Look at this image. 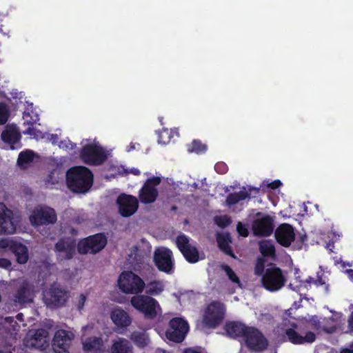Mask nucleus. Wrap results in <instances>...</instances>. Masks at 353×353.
Wrapping results in <instances>:
<instances>
[{"mask_svg":"<svg viewBox=\"0 0 353 353\" xmlns=\"http://www.w3.org/2000/svg\"><path fill=\"white\" fill-rule=\"evenodd\" d=\"M85 301L86 296L84 294H81L78 298V301L77 304V307L79 310H81L83 308Z\"/></svg>","mask_w":353,"mask_h":353,"instance_id":"c03bdc74","label":"nucleus"},{"mask_svg":"<svg viewBox=\"0 0 353 353\" xmlns=\"http://www.w3.org/2000/svg\"><path fill=\"white\" fill-rule=\"evenodd\" d=\"M67 301L66 292L58 286L52 285L46 295V303L52 307H60Z\"/></svg>","mask_w":353,"mask_h":353,"instance_id":"4be33fe9","label":"nucleus"},{"mask_svg":"<svg viewBox=\"0 0 353 353\" xmlns=\"http://www.w3.org/2000/svg\"><path fill=\"white\" fill-rule=\"evenodd\" d=\"M161 182V179L159 176H152L146 179L139 192V199L141 203L150 204L157 200L159 196L157 187Z\"/></svg>","mask_w":353,"mask_h":353,"instance_id":"9b49d317","label":"nucleus"},{"mask_svg":"<svg viewBox=\"0 0 353 353\" xmlns=\"http://www.w3.org/2000/svg\"><path fill=\"white\" fill-rule=\"evenodd\" d=\"M11 265L10 260L4 258H0V268L7 270L10 268Z\"/></svg>","mask_w":353,"mask_h":353,"instance_id":"a18cd8bd","label":"nucleus"},{"mask_svg":"<svg viewBox=\"0 0 353 353\" xmlns=\"http://www.w3.org/2000/svg\"><path fill=\"white\" fill-rule=\"evenodd\" d=\"M145 293L148 296H157L164 290V285L161 281L154 280L145 284Z\"/></svg>","mask_w":353,"mask_h":353,"instance_id":"2f4dec72","label":"nucleus"},{"mask_svg":"<svg viewBox=\"0 0 353 353\" xmlns=\"http://www.w3.org/2000/svg\"><path fill=\"white\" fill-rule=\"evenodd\" d=\"M18 220L14 216L13 211L0 203V234H12L16 232Z\"/></svg>","mask_w":353,"mask_h":353,"instance_id":"dca6fc26","label":"nucleus"},{"mask_svg":"<svg viewBox=\"0 0 353 353\" xmlns=\"http://www.w3.org/2000/svg\"><path fill=\"white\" fill-rule=\"evenodd\" d=\"M206 150V145L202 143V142L199 140H194L192 142L190 147L188 148L189 152H195L197 154L205 152Z\"/></svg>","mask_w":353,"mask_h":353,"instance_id":"f704fd0d","label":"nucleus"},{"mask_svg":"<svg viewBox=\"0 0 353 353\" xmlns=\"http://www.w3.org/2000/svg\"><path fill=\"white\" fill-rule=\"evenodd\" d=\"M183 353H201V352L194 349V348L188 347V348H186L184 350Z\"/></svg>","mask_w":353,"mask_h":353,"instance_id":"3c124183","label":"nucleus"},{"mask_svg":"<svg viewBox=\"0 0 353 353\" xmlns=\"http://www.w3.org/2000/svg\"><path fill=\"white\" fill-rule=\"evenodd\" d=\"M0 353H12L10 351L0 350Z\"/></svg>","mask_w":353,"mask_h":353,"instance_id":"e2e57ef3","label":"nucleus"},{"mask_svg":"<svg viewBox=\"0 0 353 353\" xmlns=\"http://www.w3.org/2000/svg\"><path fill=\"white\" fill-rule=\"evenodd\" d=\"M314 284L316 285H323L325 284V281L321 276H319L317 279L314 280Z\"/></svg>","mask_w":353,"mask_h":353,"instance_id":"603ef678","label":"nucleus"},{"mask_svg":"<svg viewBox=\"0 0 353 353\" xmlns=\"http://www.w3.org/2000/svg\"><path fill=\"white\" fill-rule=\"evenodd\" d=\"M260 188L249 187L248 190H240L237 192L230 193L225 199V203L228 206L231 207L241 201L246 199H250L252 194V197H255L259 193Z\"/></svg>","mask_w":353,"mask_h":353,"instance_id":"5701e85b","label":"nucleus"},{"mask_svg":"<svg viewBox=\"0 0 353 353\" xmlns=\"http://www.w3.org/2000/svg\"><path fill=\"white\" fill-rule=\"evenodd\" d=\"M312 325H313V327L315 328V329H319L321 327V323L320 321L317 319V317H313L312 319Z\"/></svg>","mask_w":353,"mask_h":353,"instance_id":"de8ad7c7","label":"nucleus"},{"mask_svg":"<svg viewBox=\"0 0 353 353\" xmlns=\"http://www.w3.org/2000/svg\"><path fill=\"white\" fill-rule=\"evenodd\" d=\"M274 236L278 243L288 248L295 239L294 228L289 223H282L276 229Z\"/></svg>","mask_w":353,"mask_h":353,"instance_id":"412c9836","label":"nucleus"},{"mask_svg":"<svg viewBox=\"0 0 353 353\" xmlns=\"http://www.w3.org/2000/svg\"><path fill=\"white\" fill-rule=\"evenodd\" d=\"M172 138L171 132L168 129H163L158 133V142L165 145L168 143Z\"/></svg>","mask_w":353,"mask_h":353,"instance_id":"e433bc0d","label":"nucleus"},{"mask_svg":"<svg viewBox=\"0 0 353 353\" xmlns=\"http://www.w3.org/2000/svg\"><path fill=\"white\" fill-rule=\"evenodd\" d=\"M303 283H308V284H310L312 283H314V279L312 276H308V278L306 279L305 281H303Z\"/></svg>","mask_w":353,"mask_h":353,"instance_id":"5fc2aeb1","label":"nucleus"},{"mask_svg":"<svg viewBox=\"0 0 353 353\" xmlns=\"http://www.w3.org/2000/svg\"><path fill=\"white\" fill-rule=\"evenodd\" d=\"M282 185V183L280 180L276 179L273 181L272 182L268 183V187L272 190H276L279 188Z\"/></svg>","mask_w":353,"mask_h":353,"instance_id":"49530a36","label":"nucleus"},{"mask_svg":"<svg viewBox=\"0 0 353 353\" xmlns=\"http://www.w3.org/2000/svg\"><path fill=\"white\" fill-rule=\"evenodd\" d=\"M189 325L186 321L180 318L175 317L169 322V326L165 332V336L169 341L175 343H181L188 332Z\"/></svg>","mask_w":353,"mask_h":353,"instance_id":"1a4fd4ad","label":"nucleus"},{"mask_svg":"<svg viewBox=\"0 0 353 353\" xmlns=\"http://www.w3.org/2000/svg\"><path fill=\"white\" fill-rule=\"evenodd\" d=\"M348 327L350 332H353V311L351 312L348 318Z\"/></svg>","mask_w":353,"mask_h":353,"instance_id":"09e8293b","label":"nucleus"},{"mask_svg":"<svg viewBox=\"0 0 353 353\" xmlns=\"http://www.w3.org/2000/svg\"><path fill=\"white\" fill-rule=\"evenodd\" d=\"M24 134L33 135L34 134V129L32 128H28L25 132Z\"/></svg>","mask_w":353,"mask_h":353,"instance_id":"864d4df0","label":"nucleus"},{"mask_svg":"<svg viewBox=\"0 0 353 353\" xmlns=\"http://www.w3.org/2000/svg\"><path fill=\"white\" fill-rule=\"evenodd\" d=\"M110 318L119 328H126L132 323V319L128 313L120 307L115 308L111 312Z\"/></svg>","mask_w":353,"mask_h":353,"instance_id":"393cba45","label":"nucleus"},{"mask_svg":"<svg viewBox=\"0 0 353 353\" xmlns=\"http://www.w3.org/2000/svg\"><path fill=\"white\" fill-rule=\"evenodd\" d=\"M81 160L85 164L93 166L102 165L108 159V155L103 148L95 144H86L80 151Z\"/></svg>","mask_w":353,"mask_h":353,"instance_id":"39448f33","label":"nucleus"},{"mask_svg":"<svg viewBox=\"0 0 353 353\" xmlns=\"http://www.w3.org/2000/svg\"><path fill=\"white\" fill-rule=\"evenodd\" d=\"M347 273H348L349 276L353 280V270L350 269V270H347Z\"/></svg>","mask_w":353,"mask_h":353,"instance_id":"13d9d810","label":"nucleus"},{"mask_svg":"<svg viewBox=\"0 0 353 353\" xmlns=\"http://www.w3.org/2000/svg\"><path fill=\"white\" fill-rule=\"evenodd\" d=\"M177 248L183 254L185 260L190 263H195L199 260V250L196 246L190 243L189 238L182 234L176 239Z\"/></svg>","mask_w":353,"mask_h":353,"instance_id":"f3484780","label":"nucleus"},{"mask_svg":"<svg viewBox=\"0 0 353 353\" xmlns=\"http://www.w3.org/2000/svg\"><path fill=\"white\" fill-rule=\"evenodd\" d=\"M334 247L333 242H330L327 244L326 248L328 249L330 252H332V248Z\"/></svg>","mask_w":353,"mask_h":353,"instance_id":"6e6d98bb","label":"nucleus"},{"mask_svg":"<svg viewBox=\"0 0 353 353\" xmlns=\"http://www.w3.org/2000/svg\"><path fill=\"white\" fill-rule=\"evenodd\" d=\"M222 269L227 274L228 279L234 283H239L240 280L234 270L228 265H223Z\"/></svg>","mask_w":353,"mask_h":353,"instance_id":"58836bf2","label":"nucleus"},{"mask_svg":"<svg viewBox=\"0 0 353 353\" xmlns=\"http://www.w3.org/2000/svg\"><path fill=\"white\" fill-rule=\"evenodd\" d=\"M153 260L157 269L166 274L174 272V263L172 252L165 247L158 248L154 252Z\"/></svg>","mask_w":353,"mask_h":353,"instance_id":"9d476101","label":"nucleus"},{"mask_svg":"<svg viewBox=\"0 0 353 353\" xmlns=\"http://www.w3.org/2000/svg\"><path fill=\"white\" fill-rule=\"evenodd\" d=\"M243 339L245 347L250 352H261L269 345V341L262 332L252 326L249 327Z\"/></svg>","mask_w":353,"mask_h":353,"instance_id":"423d86ee","label":"nucleus"},{"mask_svg":"<svg viewBox=\"0 0 353 353\" xmlns=\"http://www.w3.org/2000/svg\"><path fill=\"white\" fill-rule=\"evenodd\" d=\"M66 182L73 192L85 193L93 184V174L85 166H74L67 171Z\"/></svg>","mask_w":353,"mask_h":353,"instance_id":"f257e3e1","label":"nucleus"},{"mask_svg":"<svg viewBox=\"0 0 353 353\" xmlns=\"http://www.w3.org/2000/svg\"><path fill=\"white\" fill-rule=\"evenodd\" d=\"M261 212H257L256 216L257 217L252 225V230L253 234L256 236H270L274 229V219L268 214H266L261 218Z\"/></svg>","mask_w":353,"mask_h":353,"instance_id":"4468645a","label":"nucleus"},{"mask_svg":"<svg viewBox=\"0 0 353 353\" xmlns=\"http://www.w3.org/2000/svg\"><path fill=\"white\" fill-rule=\"evenodd\" d=\"M118 285L125 294L139 295L145 286L143 280L131 271L123 272L118 279Z\"/></svg>","mask_w":353,"mask_h":353,"instance_id":"20e7f679","label":"nucleus"},{"mask_svg":"<svg viewBox=\"0 0 353 353\" xmlns=\"http://www.w3.org/2000/svg\"><path fill=\"white\" fill-rule=\"evenodd\" d=\"M83 350L90 353H104L105 345L101 336H89L82 343Z\"/></svg>","mask_w":353,"mask_h":353,"instance_id":"b1692460","label":"nucleus"},{"mask_svg":"<svg viewBox=\"0 0 353 353\" xmlns=\"http://www.w3.org/2000/svg\"><path fill=\"white\" fill-rule=\"evenodd\" d=\"M119 212L123 217H130L133 215L139 208V200L132 195L121 194L117 199Z\"/></svg>","mask_w":353,"mask_h":353,"instance_id":"a211bd4d","label":"nucleus"},{"mask_svg":"<svg viewBox=\"0 0 353 353\" xmlns=\"http://www.w3.org/2000/svg\"><path fill=\"white\" fill-rule=\"evenodd\" d=\"M14 301L19 303L32 302V289L27 281H23L14 294Z\"/></svg>","mask_w":353,"mask_h":353,"instance_id":"bb28decb","label":"nucleus"},{"mask_svg":"<svg viewBox=\"0 0 353 353\" xmlns=\"http://www.w3.org/2000/svg\"><path fill=\"white\" fill-rule=\"evenodd\" d=\"M41 336V333H39V332H37L34 335L35 339L37 340L39 339V337Z\"/></svg>","mask_w":353,"mask_h":353,"instance_id":"052dcab7","label":"nucleus"},{"mask_svg":"<svg viewBox=\"0 0 353 353\" xmlns=\"http://www.w3.org/2000/svg\"><path fill=\"white\" fill-rule=\"evenodd\" d=\"M129 261L132 268L142 276L153 270V268L145 261V257L142 252L136 250L129 256Z\"/></svg>","mask_w":353,"mask_h":353,"instance_id":"aec40b11","label":"nucleus"},{"mask_svg":"<svg viewBox=\"0 0 353 353\" xmlns=\"http://www.w3.org/2000/svg\"><path fill=\"white\" fill-rule=\"evenodd\" d=\"M34 152L29 150L21 152L17 159V164L22 167L31 163L34 159Z\"/></svg>","mask_w":353,"mask_h":353,"instance_id":"72a5a7b5","label":"nucleus"},{"mask_svg":"<svg viewBox=\"0 0 353 353\" xmlns=\"http://www.w3.org/2000/svg\"><path fill=\"white\" fill-rule=\"evenodd\" d=\"M73 334L65 330H57L54 336L52 346L56 353H70L69 347L73 339Z\"/></svg>","mask_w":353,"mask_h":353,"instance_id":"6ab92c4d","label":"nucleus"},{"mask_svg":"<svg viewBox=\"0 0 353 353\" xmlns=\"http://www.w3.org/2000/svg\"><path fill=\"white\" fill-rule=\"evenodd\" d=\"M107 244V239L102 233L89 236L77 244V251L81 254H96L102 250Z\"/></svg>","mask_w":353,"mask_h":353,"instance_id":"0eeeda50","label":"nucleus"},{"mask_svg":"<svg viewBox=\"0 0 353 353\" xmlns=\"http://www.w3.org/2000/svg\"><path fill=\"white\" fill-rule=\"evenodd\" d=\"M341 353H353V350L345 349L342 350Z\"/></svg>","mask_w":353,"mask_h":353,"instance_id":"4d7b16f0","label":"nucleus"},{"mask_svg":"<svg viewBox=\"0 0 353 353\" xmlns=\"http://www.w3.org/2000/svg\"><path fill=\"white\" fill-rule=\"evenodd\" d=\"M131 339L139 346L143 347L146 345L144 335L141 333H133Z\"/></svg>","mask_w":353,"mask_h":353,"instance_id":"a19ab883","label":"nucleus"},{"mask_svg":"<svg viewBox=\"0 0 353 353\" xmlns=\"http://www.w3.org/2000/svg\"><path fill=\"white\" fill-rule=\"evenodd\" d=\"M261 283L266 290L274 292L284 286L285 278L279 268H268L262 276Z\"/></svg>","mask_w":353,"mask_h":353,"instance_id":"6e6552de","label":"nucleus"},{"mask_svg":"<svg viewBox=\"0 0 353 353\" xmlns=\"http://www.w3.org/2000/svg\"><path fill=\"white\" fill-rule=\"evenodd\" d=\"M231 241V237L228 233L217 234L216 242L219 249L225 254L235 258L236 256L230 245Z\"/></svg>","mask_w":353,"mask_h":353,"instance_id":"7c9ffc66","label":"nucleus"},{"mask_svg":"<svg viewBox=\"0 0 353 353\" xmlns=\"http://www.w3.org/2000/svg\"><path fill=\"white\" fill-rule=\"evenodd\" d=\"M214 221L215 223L221 228H225L229 226L232 223L230 217L226 215L216 216L214 219Z\"/></svg>","mask_w":353,"mask_h":353,"instance_id":"ea45409f","label":"nucleus"},{"mask_svg":"<svg viewBox=\"0 0 353 353\" xmlns=\"http://www.w3.org/2000/svg\"><path fill=\"white\" fill-rule=\"evenodd\" d=\"M10 116V110L6 103H0V125L5 124Z\"/></svg>","mask_w":353,"mask_h":353,"instance_id":"c9c22d12","label":"nucleus"},{"mask_svg":"<svg viewBox=\"0 0 353 353\" xmlns=\"http://www.w3.org/2000/svg\"><path fill=\"white\" fill-rule=\"evenodd\" d=\"M29 219L33 226H40L55 223L57 216L53 208L41 207L33 210Z\"/></svg>","mask_w":353,"mask_h":353,"instance_id":"2eb2a0df","label":"nucleus"},{"mask_svg":"<svg viewBox=\"0 0 353 353\" xmlns=\"http://www.w3.org/2000/svg\"><path fill=\"white\" fill-rule=\"evenodd\" d=\"M250 326L238 321L227 323L225 326V332L231 338L241 337L243 339Z\"/></svg>","mask_w":353,"mask_h":353,"instance_id":"cd10ccee","label":"nucleus"},{"mask_svg":"<svg viewBox=\"0 0 353 353\" xmlns=\"http://www.w3.org/2000/svg\"><path fill=\"white\" fill-rule=\"evenodd\" d=\"M265 259L263 257H259L256 259L255 267H254V274L257 276H263L265 273Z\"/></svg>","mask_w":353,"mask_h":353,"instance_id":"4c0bfd02","label":"nucleus"},{"mask_svg":"<svg viewBox=\"0 0 353 353\" xmlns=\"http://www.w3.org/2000/svg\"><path fill=\"white\" fill-rule=\"evenodd\" d=\"M307 323H295L291 324V327L288 328L285 331V336L288 341L294 345H302L305 343H312L316 340V334L307 330Z\"/></svg>","mask_w":353,"mask_h":353,"instance_id":"7ed1b4c3","label":"nucleus"},{"mask_svg":"<svg viewBox=\"0 0 353 353\" xmlns=\"http://www.w3.org/2000/svg\"><path fill=\"white\" fill-rule=\"evenodd\" d=\"M56 252H65V258L68 260L72 259L75 254L76 243L70 239H60L54 246Z\"/></svg>","mask_w":353,"mask_h":353,"instance_id":"c85d7f7f","label":"nucleus"},{"mask_svg":"<svg viewBox=\"0 0 353 353\" xmlns=\"http://www.w3.org/2000/svg\"><path fill=\"white\" fill-rule=\"evenodd\" d=\"M224 314V304L220 301H212L206 308L203 322L209 327H216L222 322Z\"/></svg>","mask_w":353,"mask_h":353,"instance_id":"f8f14e48","label":"nucleus"},{"mask_svg":"<svg viewBox=\"0 0 353 353\" xmlns=\"http://www.w3.org/2000/svg\"><path fill=\"white\" fill-rule=\"evenodd\" d=\"M236 230L239 234L243 237H247L249 235V232L247 227L241 222H239L237 223Z\"/></svg>","mask_w":353,"mask_h":353,"instance_id":"37998d69","label":"nucleus"},{"mask_svg":"<svg viewBox=\"0 0 353 353\" xmlns=\"http://www.w3.org/2000/svg\"><path fill=\"white\" fill-rule=\"evenodd\" d=\"M259 250L263 258L275 255L274 246L268 241H262L259 243Z\"/></svg>","mask_w":353,"mask_h":353,"instance_id":"473e14b6","label":"nucleus"},{"mask_svg":"<svg viewBox=\"0 0 353 353\" xmlns=\"http://www.w3.org/2000/svg\"><path fill=\"white\" fill-rule=\"evenodd\" d=\"M0 248L8 249L16 257L19 264H25L29 259V252L27 246L13 239L4 238L0 239Z\"/></svg>","mask_w":353,"mask_h":353,"instance_id":"ddd939ff","label":"nucleus"},{"mask_svg":"<svg viewBox=\"0 0 353 353\" xmlns=\"http://www.w3.org/2000/svg\"><path fill=\"white\" fill-rule=\"evenodd\" d=\"M132 172L135 175H139L140 174V171L138 169L134 168L132 170Z\"/></svg>","mask_w":353,"mask_h":353,"instance_id":"bf43d9fd","label":"nucleus"},{"mask_svg":"<svg viewBox=\"0 0 353 353\" xmlns=\"http://www.w3.org/2000/svg\"><path fill=\"white\" fill-rule=\"evenodd\" d=\"M21 138L20 132L14 128H7L1 133L2 141L8 144L11 150L20 148Z\"/></svg>","mask_w":353,"mask_h":353,"instance_id":"a878e982","label":"nucleus"},{"mask_svg":"<svg viewBox=\"0 0 353 353\" xmlns=\"http://www.w3.org/2000/svg\"><path fill=\"white\" fill-rule=\"evenodd\" d=\"M133 346L130 341L120 337L112 341L110 353H133Z\"/></svg>","mask_w":353,"mask_h":353,"instance_id":"c756f323","label":"nucleus"},{"mask_svg":"<svg viewBox=\"0 0 353 353\" xmlns=\"http://www.w3.org/2000/svg\"><path fill=\"white\" fill-rule=\"evenodd\" d=\"M130 304L137 311L143 314L145 319L153 320L161 312L159 302L154 298L148 295L139 294L132 296Z\"/></svg>","mask_w":353,"mask_h":353,"instance_id":"f03ea898","label":"nucleus"},{"mask_svg":"<svg viewBox=\"0 0 353 353\" xmlns=\"http://www.w3.org/2000/svg\"><path fill=\"white\" fill-rule=\"evenodd\" d=\"M22 314L19 313L17 315V318L18 320H21L22 319Z\"/></svg>","mask_w":353,"mask_h":353,"instance_id":"680f3d73","label":"nucleus"},{"mask_svg":"<svg viewBox=\"0 0 353 353\" xmlns=\"http://www.w3.org/2000/svg\"><path fill=\"white\" fill-rule=\"evenodd\" d=\"M214 170L217 173L223 174L228 172V165H226V163L221 161V162H218L215 164Z\"/></svg>","mask_w":353,"mask_h":353,"instance_id":"79ce46f5","label":"nucleus"},{"mask_svg":"<svg viewBox=\"0 0 353 353\" xmlns=\"http://www.w3.org/2000/svg\"><path fill=\"white\" fill-rule=\"evenodd\" d=\"M307 237L306 234H300L298 237V241L301 243L303 244L305 241H307Z\"/></svg>","mask_w":353,"mask_h":353,"instance_id":"8fccbe9b","label":"nucleus"}]
</instances>
